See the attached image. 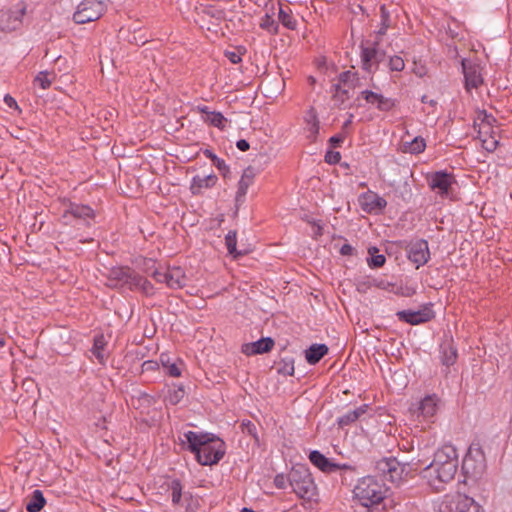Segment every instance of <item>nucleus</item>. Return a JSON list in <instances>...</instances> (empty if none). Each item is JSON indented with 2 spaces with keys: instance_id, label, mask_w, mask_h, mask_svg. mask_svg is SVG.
Segmentation results:
<instances>
[{
  "instance_id": "nucleus-26",
  "label": "nucleus",
  "mask_w": 512,
  "mask_h": 512,
  "mask_svg": "<svg viewBox=\"0 0 512 512\" xmlns=\"http://www.w3.org/2000/svg\"><path fill=\"white\" fill-rule=\"evenodd\" d=\"M274 346V341L267 337L261 338L255 342L246 343L242 346V352L245 355H257L269 352Z\"/></svg>"
},
{
  "instance_id": "nucleus-62",
  "label": "nucleus",
  "mask_w": 512,
  "mask_h": 512,
  "mask_svg": "<svg viewBox=\"0 0 512 512\" xmlns=\"http://www.w3.org/2000/svg\"><path fill=\"white\" fill-rule=\"evenodd\" d=\"M314 82V78H310V83H313Z\"/></svg>"
},
{
  "instance_id": "nucleus-40",
  "label": "nucleus",
  "mask_w": 512,
  "mask_h": 512,
  "mask_svg": "<svg viewBox=\"0 0 512 512\" xmlns=\"http://www.w3.org/2000/svg\"><path fill=\"white\" fill-rule=\"evenodd\" d=\"M457 358V351L451 345L442 347V363L446 366L454 364Z\"/></svg>"
},
{
  "instance_id": "nucleus-32",
  "label": "nucleus",
  "mask_w": 512,
  "mask_h": 512,
  "mask_svg": "<svg viewBox=\"0 0 512 512\" xmlns=\"http://www.w3.org/2000/svg\"><path fill=\"white\" fill-rule=\"evenodd\" d=\"M185 396L183 385H173L168 389L165 401L171 405L178 404Z\"/></svg>"
},
{
  "instance_id": "nucleus-15",
  "label": "nucleus",
  "mask_w": 512,
  "mask_h": 512,
  "mask_svg": "<svg viewBox=\"0 0 512 512\" xmlns=\"http://www.w3.org/2000/svg\"><path fill=\"white\" fill-rule=\"evenodd\" d=\"M462 73L465 80V89L470 92L477 89L483 84L482 67L476 60L462 59Z\"/></svg>"
},
{
  "instance_id": "nucleus-57",
  "label": "nucleus",
  "mask_w": 512,
  "mask_h": 512,
  "mask_svg": "<svg viewBox=\"0 0 512 512\" xmlns=\"http://www.w3.org/2000/svg\"><path fill=\"white\" fill-rule=\"evenodd\" d=\"M6 345V339L3 333L0 332V348H3Z\"/></svg>"
},
{
  "instance_id": "nucleus-45",
  "label": "nucleus",
  "mask_w": 512,
  "mask_h": 512,
  "mask_svg": "<svg viewBox=\"0 0 512 512\" xmlns=\"http://www.w3.org/2000/svg\"><path fill=\"white\" fill-rule=\"evenodd\" d=\"M225 56L230 60L233 64H238L242 61L241 55L238 51H226Z\"/></svg>"
},
{
  "instance_id": "nucleus-3",
  "label": "nucleus",
  "mask_w": 512,
  "mask_h": 512,
  "mask_svg": "<svg viewBox=\"0 0 512 512\" xmlns=\"http://www.w3.org/2000/svg\"><path fill=\"white\" fill-rule=\"evenodd\" d=\"M384 485L372 476H366L358 480L353 489L354 498L364 507L379 504L385 497Z\"/></svg>"
},
{
  "instance_id": "nucleus-6",
  "label": "nucleus",
  "mask_w": 512,
  "mask_h": 512,
  "mask_svg": "<svg viewBox=\"0 0 512 512\" xmlns=\"http://www.w3.org/2000/svg\"><path fill=\"white\" fill-rule=\"evenodd\" d=\"M442 404L437 394H428L411 405L410 413L419 423L430 424L435 421Z\"/></svg>"
},
{
  "instance_id": "nucleus-8",
  "label": "nucleus",
  "mask_w": 512,
  "mask_h": 512,
  "mask_svg": "<svg viewBox=\"0 0 512 512\" xmlns=\"http://www.w3.org/2000/svg\"><path fill=\"white\" fill-rule=\"evenodd\" d=\"M430 189L441 199L453 200L455 197V176L445 171H437L427 178Z\"/></svg>"
},
{
  "instance_id": "nucleus-36",
  "label": "nucleus",
  "mask_w": 512,
  "mask_h": 512,
  "mask_svg": "<svg viewBox=\"0 0 512 512\" xmlns=\"http://www.w3.org/2000/svg\"><path fill=\"white\" fill-rule=\"evenodd\" d=\"M273 15H274V13H272V14L266 13L261 18L259 26H260V28L267 31L268 33L275 35L278 33L279 26H278V23L273 18Z\"/></svg>"
},
{
  "instance_id": "nucleus-2",
  "label": "nucleus",
  "mask_w": 512,
  "mask_h": 512,
  "mask_svg": "<svg viewBox=\"0 0 512 512\" xmlns=\"http://www.w3.org/2000/svg\"><path fill=\"white\" fill-rule=\"evenodd\" d=\"M180 440L187 443L188 449L201 465L217 464L225 454V443L213 434L187 431L180 436Z\"/></svg>"
},
{
  "instance_id": "nucleus-58",
  "label": "nucleus",
  "mask_w": 512,
  "mask_h": 512,
  "mask_svg": "<svg viewBox=\"0 0 512 512\" xmlns=\"http://www.w3.org/2000/svg\"><path fill=\"white\" fill-rule=\"evenodd\" d=\"M153 364H155V363L152 361H147V362H144L143 367L145 369H150V368H152Z\"/></svg>"
},
{
  "instance_id": "nucleus-16",
  "label": "nucleus",
  "mask_w": 512,
  "mask_h": 512,
  "mask_svg": "<svg viewBox=\"0 0 512 512\" xmlns=\"http://www.w3.org/2000/svg\"><path fill=\"white\" fill-rule=\"evenodd\" d=\"M109 281L114 287L128 288L134 290L139 279V274L128 267L113 268L109 274Z\"/></svg>"
},
{
  "instance_id": "nucleus-47",
  "label": "nucleus",
  "mask_w": 512,
  "mask_h": 512,
  "mask_svg": "<svg viewBox=\"0 0 512 512\" xmlns=\"http://www.w3.org/2000/svg\"><path fill=\"white\" fill-rule=\"evenodd\" d=\"M4 103L9 107V108H12V109H18V104L16 102V100L9 94H6L4 96Z\"/></svg>"
},
{
  "instance_id": "nucleus-20",
  "label": "nucleus",
  "mask_w": 512,
  "mask_h": 512,
  "mask_svg": "<svg viewBox=\"0 0 512 512\" xmlns=\"http://www.w3.org/2000/svg\"><path fill=\"white\" fill-rule=\"evenodd\" d=\"M159 360L168 376L174 378L182 376L186 365L181 358L173 357L169 353H161Z\"/></svg>"
},
{
  "instance_id": "nucleus-44",
  "label": "nucleus",
  "mask_w": 512,
  "mask_h": 512,
  "mask_svg": "<svg viewBox=\"0 0 512 512\" xmlns=\"http://www.w3.org/2000/svg\"><path fill=\"white\" fill-rule=\"evenodd\" d=\"M341 160V154L338 151H327L325 161L329 164H336Z\"/></svg>"
},
{
  "instance_id": "nucleus-24",
  "label": "nucleus",
  "mask_w": 512,
  "mask_h": 512,
  "mask_svg": "<svg viewBox=\"0 0 512 512\" xmlns=\"http://www.w3.org/2000/svg\"><path fill=\"white\" fill-rule=\"evenodd\" d=\"M217 181L218 177L214 173L206 176L196 175L191 180L190 191L193 195H200L204 190L214 187Z\"/></svg>"
},
{
  "instance_id": "nucleus-34",
  "label": "nucleus",
  "mask_w": 512,
  "mask_h": 512,
  "mask_svg": "<svg viewBox=\"0 0 512 512\" xmlns=\"http://www.w3.org/2000/svg\"><path fill=\"white\" fill-rule=\"evenodd\" d=\"M378 251V248L374 246L368 249L370 257L367 258V264L370 268H380L386 262L385 256L383 254H378Z\"/></svg>"
},
{
  "instance_id": "nucleus-7",
  "label": "nucleus",
  "mask_w": 512,
  "mask_h": 512,
  "mask_svg": "<svg viewBox=\"0 0 512 512\" xmlns=\"http://www.w3.org/2000/svg\"><path fill=\"white\" fill-rule=\"evenodd\" d=\"M26 10L27 6L23 1L0 10V39L22 27Z\"/></svg>"
},
{
  "instance_id": "nucleus-56",
  "label": "nucleus",
  "mask_w": 512,
  "mask_h": 512,
  "mask_svg": "<svg viewBox=\"0 0 512 512\" xmlns=\"http://www.w3.org/2000/svg\"><path fill=\"white\" fill-rule=\"evenodd\" d=\"M388 27H389V24H385V26L381 25V28L379 29L378 34L379 35H384L386 33Z\"/></svg>"
},
{
  "instance_id": "nucleus-46",
  "label": "nucleus",
  "mask_w": 512,
  "mask_h": 512,
  "mask_svg": "<svg viewBox=\"0 0 512 512\" xmlns=\"http://www.w3.org/2000/svg\"><path fill=\"white\" fill-rule=\"evenodd\" d=\"M286 482H287V479L283 474L276 475V477L274 479V483H275L276 487H278L280 489H283L286 487Z\"/></svg>"
},
{
  "instance_id": "nucleus-17",
  "label": "nucleus",
  "mask_w": 512,
  "mask_h": 512,
  "mask_svg": "<svg viewBox=\"0 0 512 512\" xmlns=\"http://www.w3.org/2000/svg\"><path fill=\"white\" fill-rule=\"evenodd\" d=\"M359 204L363 211L370 214H380L387 205V201L373 191H368L359 196Z\"/></svg>"
},
{
  "instance_id": "nucleus-38",
  "label": "nucleus",
  "mask_w": 512,
  "mask_h": 512,
  "mask_svg": "<svg viewBox=\"0 0 512 512\" xmlns=\"http://www.w3.org/2000/svg\"><path fill=\"white\" fill-rule=\"evenodd\" d=\"M54 77V74H50L47 71H41L36 75L33 83L35 86H38L41 89L45 90L50 87Z\"/></svg>"
},
{
  "instance_id": "nucleus-37",
  "label": "nucleus",
  "mask_w": 512,
  "mask_h": 512,
  "mask_svg": "<svg viewBox=\"0 0 512 512\" xmlns=\"http://www.w3.org/2000/svg\"><path fill=\"white\" fill-rule=\"evenodd\" d=\"M426 148V142L422 137H415L410 142L405 143V151L409 153L419 154Z\"/></svg>"
},
{
  "instance_id": "nucleus-54",
  "label": "nucleus",
  "mask_w": 512,
  "mask_h": 512,
  "mask_svg": "<svg viewBox=\"0 0 512 512\" xmlns=\"http://www.w3.org/2000/svg\"><path fill=\"white\" fill-rule=\"evenodd\" d=\"M203 154L214 162L218 157L209 149L204 150Z\"/></svg>"
},
{
  "instance_id": "nucleus-5",
  "label": "nucleus",
  "mask_w": 512,
  "mask_h": 512,
  "mask_svg": "<svg viewBox=\"0 0 512 512\" xmlns=\"http://www.w3.org/2000/svg\"><path fill=\"white\" fill-rule=\"evenodd\" d=\"M439 512H485L484 508L474 498L453 493L444 495L438 502Z\"/></svg>"
},
{
  "instance_id": "nucleus-50",
  "label": "nucleus",
  "mask_w": 512,
  "mask_h": 512,
  "mask_svg": "<svg viewBox=\"0 0 512 512\" xmlns=\"http://www.w3.org/2000/svg\"><path fill=\"white\" fill-rule=\"evenodd\" d=\"M353 251H354V249L350 244H344L340 248V253L344 256L352 255Z\"/></svg>"
},
{
  "instance_id": "nucleus-55",
  "label": "nucleus",
  "mask_w": 512,
  "mask_h": 512,
  "mask_svg": "<svg viewBox=\"0 0 512 512\" xmlns=\"http://www.w3.org/2000/svg\"><path fill=\"white\" fill-rule=\"evenodd\" d=\"M353 122V114H350L348 119L343 124V129H347Z\"/></svg>"
},
{
  "instance_id": "nucleus-35",
  "label": "nucleus",
  "mask_w": 512,
  "mask_h": 512,
  "mask_svg": "<svg viewBox=\"0 0 512 512\" xmlns=\"http://www.w3.org/2000/svg\"><path fill=\"white\" fill-rule=\"evenodd\" d=\"M367 408V405H362L352 411H348L339 419V424L343 426L355 422L360 416L366 413Z\"/></svg>"
},
{
  "instance_id": "nucleus-22",
  "label": "nucleus",
  "mask_w": 512,
  "mask_h": 512,
  "mask_svg": "<svg viewBox=\"0 0 512 512\" xmlns=\"http://www.w3.org/2000/svg\"><path fill=\"white\" fill-rule=\"evenodd\" d=\"M196 110L202 114V121L214 126L220 130H224L226 127L227 119L221 112L210 111L208 106L199 105Z\"/></svg>"
},
{
  "instance_id": "nucleus-52",
  "label": "nucleus",
  "mask_w": 512,
  "mask_h": 512,
  "mask_svg": "<svg viewBox=\"0 0 512 512\" xmlns=\"http://www.w3.org/2000/svg\"><path fill=\"white\" fill-rule=\"evenodd\" d=\"M334 466H335V471H337V470H352V466L348 463L340 464V463L334 462Z\"/></svg>"
},
{
  "instance_id": "nucleus-4",
  "label": "nucleus",
  "mask_w": 512,
  "mask_h": 512,
  "mask_svg": "<svg viewBox=\"0 0 512 512\" xmlns=\"http://www.w3.org/2000/svg\"><path fill=\"white\" fill-rule=\"evenodd\" d=\"M495 124L496 119L486 111H479L474 120L478 138L488 152L495 151L499 143V128Z\"/></svg>"
},
{
  "instance_id": "nucleus-43",
  "label": "nucleus",
  "mask_w": 512,
  "mask_h": 512,
  "mask_svg": "<svg viewBox=\"0 0 512 512\" xmlns=\"http://www.w3.org/2000/svg\"><path fill=\"white\" fill-rule=\"evenodd\" d=\"M139 279L141 281H139V282L137 281V284H135L134 289H139L142 292H144L145 294H151L153 287L150 284V282L147 279H145L144 277H142L140 274H139Z\"/></svg>"
},
{
  "instance_id": "nucleus-41",
  "label": "nucleus",
  "mask_w": 512,
  "mask_h": 512,
  "mask_svg": "<svg viewBox=\"0 0 512 512\" xmlns=\"http://www.w3.org/2000/svg\"><path fill=\"white\" fill-rule=\"evenodd\" d=\"M388 67L392 72H401L405 68V62L402 57L395 55L390 57L388 61Z\"/></svg>"
},
{
  "instance_id": "nucleus-27",
  "label": "nucleus",
  "mask_w": 512,
  "mask_h": 512,
  "mask_svg": "<svg viewBox=\"0 0 512 512\" xmlns=\"http://www.w3.org/2000/svg\"><path fill=\"white\" fill-rule=\"evenodd\" d=\"M107 345L108 340L103 334L95 335L91 353L100 364H105L108 358Z\"/></svg>"
},
{
  "instance_id": "nucleus-39",
  "label": "nucleus",
  "mask_w": 512,
  "mask_h": 512,
  "mask_svg": "<svg viewBox=\"0 0 512 512\" xmlns=\"http://www.w3.org/2000/svg\"><path fill=\"white\" fill-rule=\"evenodd\" d=\"M237 237L235 231H229L225 236V245L228 250V253L232 255L234 258H237L241 255L239 251L236 249Z\"/></svg>"
},
{
  "instance_id": "nucleus-60",
  "label": "nucleus",
  "mask_w": 512,
  "mask_h": 512,
  "mask_svg": "<svg viewBox=\"0 0 512 512\" xmlns=\"http://www.w3.org/2000/svg\"><path fill=\"white\" fill-rule=\"evenodd\" d=\"M241 512H253V511H252V510H250V509H248V508H244V509H242V511H241Z\"/></svg>"
},
{
  "instance_id": "nucleus-12",
  "label": "nucleus",
  "mask_w": 512,
  "mask_h": 512,
  "mask_svg": "<svg viewBox=\"0 0 512 512\" xmlns=\"http://www.w3.org/2000/svg\"><path fill=\"white\" fill-rule=\"evenodd\" d=\"M462 468L467 475L477 477L483 473L486 468L485 454L479 444L470 445L464 459Z\"/></svg>"
},
{
  "instance_id": "nucleus-49",
  "label": "nucleus",
  "mask_w": 512,
  "mask_h": 512,
  "mask_svg": "<svg viewBox=\"0 0 512 512\" xmlns=\"http://www.w3.org/2000/svg\"><path fill=\"white\" fill-rule=\"evenodd\" d=\"M236 147L240 150V151H247L250 147L248 141H246L245 139H240L236 142Z\"/></svg>"
},
{
  "instance_id": "nucleus-31",
  "label": "nucleus",
  "mask_w": 512,
  "mask_h": 512,
  "mask_svg": "<svg viewBox=\"0 0 512 512\" xmlns=\"http://www.w3.org/2000/svg\"><path fill=\"white\" fill-rule=\"evenodd\" d=\"M278 18L285 28L290 30H295L297 28V20L292 15V11L288 6H280Z\"/></svg>"
},
{
  "instance_id": "nucleus-11",
  "label": "nucleus",
  "mask_w": 512,
  "mask_h": 512,
  "mask_svg": "<svg viewBox=\"0 0 512 512\" xmlns=\"http://www.w3.org/2000/svg\"><path fill=\"white\" fill-rule=\"evenodd\" d=\"M376 467L387 481L396 485L402 483L409 472V466L400 463L395 458H383L377 462Z\"/></svg>"
},
{
  "instance_id": "nucleus-21",
  "label": "nucleus",
  "mask_w": 512,
  "mask_h": 512,
  "mask_svg": "<svg viewBox=\"0 0 512 512\" xmlns=\"http://www.w3.org/2000/svg\"><path fill=\"white\" fill-rule=\"evenodd\" d=\"M95 216L94 210L87 206L76 203H71L68 208L63 213V219L66 223H69V217H73L75 219H80L84 221H89L93 219Z\"/></svg>"
},
{
  "instance_id": "nucleus-1",
  "label": "nucleus",
  "mask_w": 512,
  "mask_h": 512,
  "mask_svg": "<svg viewBox=\"0 0 512 512\" xmlns=\"http://www.w3.org/2000/svg\"><path fill=\"white\" fill-rule=\"evenodd\" d=\"M458 470V456L451 446L437 450L430 464L420 472L421 478L434 491H443Z\"/></svg>"
},
{
  "instance_id": "nucleus-59",
  "label": "nucleus",
  "mask_w": 512,
  "mask_h": 512,
  "mask_svg": "<svg viewBox=\"0 0 512 512\" xmlns=\"http://www.w3.org/2000/svg\"><path fill=\"white\" fill-rule=\"evenodd\" d=\"M347 76H348V72H345V73H342V74L340 75V78H341V79H344V78H346Z\"/></svg>"
},
{
  "instance_id": "nucleus-28",
  "label": "nucleus",
  "mask_w": 512,
  "mask_h": 512,
  "mask_svg": "<svg viewBox=\"0 0 512 512\" xmlns=\"http://www.w3.org/2000/svg\"><path fill=\"white\" fill-rule=\"evenodd\" d=\"M309 460L319 470L325 473H331L335 471L334 462L325 457L321 452L314 450L309 454Z\"/></svg>"
},
{
  "instance_id": "nucleus-42",
  "label": "nucleus",
  "mask_w": 512,
  "mask_h": 512,
  "mask_svg": "<svg viewBox=\"0 0 512 512\" xmlns=\"http://www.w3.org/2000/svg\"><path fill=\"white\" fill-rule=\"evenodd\" d=\"M171 500L173 504H178L182 496V486L178 480H173L170 484Z\"/></svg>"
},
{
  "instance_id": "nucleus-48",
  "label": "nucleus",
  "mask_w": 512,
  "mask_h": 512,
  "mask_svg": "<svg viewBox=\"0 0 512 512\" xmlns=\"http://www.w3.org/2000/svg\"><path fill=\"white\" fill-rule=\"evenodd\" d=\"M344 139H345L344 134H337V135L332 136V137L329 139V142H330L333 146H339L340 144H342V143H343Z\"/></svg>"
},
{
  "instance_id": "nucleus-51",
  "label": "nucleus",
  "mask_w": 512,
  "mask_h": 512,
  "mask_svg": "<svg viewBox=\"0 0 512 512\" xmlns=\"http://www.w3.org/2000/svg\"><path fill=\"white\" fill-rule=\"evenodd\" d=\"M380 11H381V18H382V22H381V25L382 26H385V24H389V16H388V12L386 11L385 7L382 6L380 8Z\"/></svg>"
},
{
  "instance_id": "nucleus-13",
  "label": "nucleus",
  "mask_w": 512,
  "mask_h": 512,
  "mask_svg": "<svg viewBox=\"0 0 512 512\" xmlns=\"http://www.w3.org/2000/svg\"><path fill=\"white\" fill-rule=\"evenodd\" d=\"M105 11V5L101 0H83L73 14L77 24H85L99 19Z\"/></svg>"
},
{
  "instance_id": "nucleus-18",
  "label": "nucleus",
  "mask_w": 512,
  "mask_h": 512,
  "mask_svg": "<svg viewBox=\"0 0 512 512\" xmlns=\"http://www.w3.org/2000/svg\"><path fill=\"white\" fill-rule=\"evenodd\" d=\"M400 321L411 325H419L430 321L434 317V312L429 306H424L419 310H402L397 312Z\"/></svg>"
},
{
  "instance_id": "nucleus-9",
  "label": "nucleus",
  "mask_w": 512,
  "mask_h": 512,
  "mask_svg": "<svg viewBox=\"0 0 512 512\" xmlns=\"http://www.w3.org/2000/svg\"><path fill=\"white\" fill-rule=\"evenodd\" d=\"M289 482L299 498L306 500L314 498L316 486L308 470L302 467L293 469L290 473Z\"/></svg>"
},
{
  "instance_id": "nucleus-14",
  "label": "nucleus",
  "mask_w": 512,
  "mask_h": 512,
  "mask_svg": "<svg viewBox=\"0 0 512 512\" xmlns=\"http://www.w3.org/2000/svg\"><path fill=\"white\" fill-rule=\"evenodd\" d=\"M152 277L156 282L164 283L169 288L179 289L185 285V273L180 267L157 268Z\"/></svg>"
},
{
  "instance_id": "nucleus-23",
  "label": "nucleus",
  "mask_w": 512,
  "mask_h": 512,
  "mask_svg": "<svg viewBox=\"0 0 512 512\" xmlns=\"http://www.w3.org/2000/svg\"><path fill=\"white\" fill-rule=\"evenodd\" d=\"M255 178L254 169L251 167L246 168L238 182V189L235 195L236 205H241L247 194L249 187L253 184Z\"/></svg>"
},
{
  "instance_id": "nucleus-33",
  "label": "nucleus",
  "mask_w": 512,
  "mask_h": 512,
  "mask_svg": "<svg viewBox=\"0 0 512 512\" xmlns=\"http://www.w3.org/2000/svg\"><path fill=\"white\" fill-rule=\"evenodd\" d=\"M46 500L40 490H34L31 499L26 505L28 512H39L45 505Z\"/></svg>"
},
{
  "instance_id": "nucleus-53",
  "label": "nucleus",
  "mask_w": 512,
  "mask_h": 512,
  "mask_svg": "<svg viewBox=\"0 0 512 512\" xmlns=\"http://www.w3.org/2000/svg\"><path fill=\"white\" fill-rule=\"evenodd\" d=\"M213 164L219 169L224 170L227 168V165L223 159H220L219 157L213 162Z\"/></svg>"
},
{
  "instance_id": "nucleus-30",
  "label": "nucleus",
  "mask_w": 512,
  "mask_h": 512,
  "mask_svg": "<svg viewBox=\"0 0 512 512\" xmlns=\"http://www.w3.org/2000/svg\"><path fill=\"white\" fill-rule=\"evenodd\" d=\"M304 121L306 124V129L308 131V138L311 140H315L316 136L319 133V120L316 111L313 108H310L305 116Z\"/></svg>"
},
{
  "instance_id": "nucleus-61",
  "label": "nucleus",
  "mask_w": 512,
  "mask_h": 512,
  "mask_svg": "<svg viewBox=\"0 0 512 512\" xmlns=\"http://www.w3.org/2000/svg\"><path fill=\"white\" fill-rule=\"evenodd\" d=\"M314 82V78H310V83H313Z\"/></svg>"
},
{
  "instance_id": "nucleus-19",
  "label": "nucleus",
  "mask_w": 512,
  "mask_h": 512,
  "mask_svg": "<svg viewBox=\"0 0 512 512\" xmlns=\"http://www.w3.org/2000/svg\"><path fill=\"white\" fill-rule=\"evenodd\" d=\"M408 258L417 268L427 263L430 258L428 243L425 240H417L410 244Z\"/></svg>"
},
{
  "instance_id": "nucleus-10",
  "label": "nucleus",
  "mask_w": 512,
  "mask_h": 512,
  "mask_svg": "<svg viewBox=\"0 0 512 512\" xmlns=\"http://www.w3.org/2000/svg\"><path fill=\"white\" fill-rule=\"evenodd\" d=\"M384 57L385 52L380 49L378 41H367L361 45V68L367 73H375Z\"/></svg>"
},
{
  "instance_id": "nucleus-63",
  "label": "nucleus",
  "mask_w": 512,
  "mask_h": 512,
  "mask_svg": "<svg viewBox=\"0 0 512 512\" xmlns=\"http://www.w3.org/2000/svg\"><path fill=\"white\" fill-rule=\"evenodd\" d=\"M0 512H7L6 509H0Z\"/></svg>"
},
{
  "instance_id": "nucleus-25",
  "label": "nucleus",
  "mask_w": 512,
  "mask_h": 512,
  "mask_svg": "<svg viewBox=\"0 0 512 512\" xmlns=\"http://www.w3.org/2000/svg\"><path fill=\"white\" fill-rule=\"evenodd\" d=\"M360 95L367 103L376 105L381 111H389L394 107V101L390 98L384 97L382 94L370 90H364Z\"/></svg>"
},
{
  "instance_id": "nucleus-29",
  "label": "nucleus",
  "mask_w": 512,
  "mask_h": 512,
  "mask_svg": "<svg viewBox=\"0 0 512 512\" xmlns=\"http://www.w3.org/2000/svg\"><path fill=\"white\" fill-rule=\"evenodd\" d=\"M327 353L328 347L325 344H313L305 351V358L310 365H315Z\"/></svg>"
}]
</instances>
